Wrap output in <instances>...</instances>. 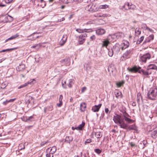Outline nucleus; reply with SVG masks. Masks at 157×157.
I'll list each match as a JSON object with an SVG mask.
<instances>
[{
  "mask_svg": "<svg viewBox=\"0 0 157 157\" xmlns=\"http://www.w3.org/2000/svg\"><path fill=\"white\" fill-rule=\"evenodd\" d=\"M50 148V152H51V153L53 154L56 151V148L55 146H53L52 148L50 147V148H48V149H49Z\"/></svg>",
  "mask_w": 157,
  "mask_h": 157,
  "instance_id": "obj_32",
  "label": "nucleus"
},
{
  "mask_svg": "<svg viewBox=\"0 0 157 157\" xmlns=\"http://www.w3.org/2000/svg\"><path fill=\"white\" fill-rule=\"evenodd\" d=\"M88 29H76V31L78 33H82L84 32H87V31L89 30Z\"/></svg>",
  "mask_w": 157,
  "mask_h": 157,
  "instance_id": "obj_21",
  "label": "nucleus"
},
{
  "mask_svg": "<svg viewBox=\"0 0 157 157\" xmlns=\"http://www.w3.org/2000/svg\"><path fill=\"white\" fill-rule=\"evenodd\" d=\"M151 70H155L157 71V66L154 64H150L147 67V70L150 71Z\"/></svg>",
  "mask_w": 157,
  "mask_h": 157,
  "instance_id": "obj_12",
  "label": "nucleus"
},
{
  "mask_svg": "<svg viewBox=\"0 0 157 157\" xmlns=\"http://www.w3.org/2000/svg\"><path fill=\"white\" fill-rule=\"evenodd\" d=\"M85 123L83 122H82L81 124L79 125L77 127V130H82V128L84 126Z\"/></svg>",
  "mask_w": 157,
  "mask_h": 157,
  "instance_id": "obj_30",
  "label": "nucleus"
},
{
  "mask_svg": "<svg viewBox=\"0 0 157 157\" xmlns=\"http://www.w3.org/2000/svg\"><path fill=\"white\" fill-rule=\"evenodd\" d=\"M84 67L86 68V70L87 71H89L91 69V67L89 64H85L84 65Z\"/></svg>",
  "mask_w": 157,
  "mask_h": 157,
  "instance_id": "obj_31",
  "label": "nucleus"
},
{
  "mask_svg": "<svg viewBox=\"0 0 157 157\" xmlns=\"http://www.w3.org/2000/svg\"><path fill=\"white\" fill-rule=\"evenodd\" d=\"M115 93L116 98H118L119 96H120L121 98H122L121 93L119 90H116L115 91Z\"/></svg>",
  "mask_w": 157,
  "mask_h": 157,
  "instance_id": "obj_24",
  "label": "nucleus"
},
{
  "mask_svg": "<svg viewBox=\"0 0 157 157\" xmlns=\"http://www.w3.org/2000/svg\"><path fill=\"white\" fill-rule=\"evenodd\" d=\"M151 58V55L149 53H147L142 56L140 59V61L142 63H146L147 60Z\"/></svg>",
  "mask_w": 157,
  "mask_h": 157,
  "instance_id": "obj_4",
  "label": "nucleus"
},
{
  "mask_svg": "<svg viewBox=\"0 0 157 157\" xmlns=\"http://www.w3.org/2000/svg\"><path fill=\"white\" fill-rule=\"evenodd\" d=\"M53 154L52 153H51V152L49 153H47L46 154V157H50L51 156V155Z\"/></svg>",
  "mask_w": 157,
  "mask_h": 157,
  "instance_id": "obj_54",
  "label": "nucleus"
},
{
  "mask_svg": "<svg viewBox=\"0 0 157 157\" xmlns=\"http://www.w3.org/2000/svg\"><path fill=\"white\" fill-rule=\"evenodd\" d=\"M135 35L136 36H138L141 33V31L140 30L139 28H136L135 31Z\"/></svg>",
  "mask_w": 157,
  "mask_h": 157,
  "instance_id": "obj_28",
  "label": "nucleus"
},
{
  "mask_svg": "<svg viewBox=\"0 0 157 157\" xmlns=\"http://www.w3.org/2000/svg\"><path fill=\"white\" fill-rule=\"evenodd\" d=\"M15 98L10 99L9 100H6V101L4 102L3 103L5 104H6L7 103L9 102H12L13 101L15 100Z\"/></svg>",
  "mask_w": 157,
  "mask_h": 157,
  "instance_id": "obj_45",
  "label": "nucleus"
},
{
  "mask_svg": "<svg viewBox=\"0 0 157 157\" xmlns=\"http://www.w3.org/2000/svg\"><path fill=\"white\" fill-rule=\"evenodd\" d=\"M129 46V43L127 41L123 43V46L121 47V49L123 50L127 48Z\"/></svg>",
  "mask_w": 157,
  "mask_h": 157,
  "instance_id": "obj_19",
  "label": "nucleus"
},
{
  "mask_svg": "<svg viewBox=\"0 0 157 157\" xmlns=\"http://www.w3.org/2000/svg\"><path fill=\"white\" fill-rule=\"evenodd\" d=\"M132 49H130L127 50L123 54V56L121 57V60L124 61L127 59L129 58L132 53Z\"/></svg>",
  "mask_w": 157,
  "mask_h": 157,
  "instance_id": "obj_3",
  "label": "nucleus"
},
{
  "mask_svg": "<svg viewBox=\"0 0 157 157\" xmlns=\"http://www.w3.org/2000/svg\"><path fill=\"white\" fill-rule=\"evenodd\" d=\"M16 49H17V48H12L7 49H5V50H2L0 51V52H5L11 51L12 50H14Z\"/></svg>",
  "mask_w": 157,
  "mask_h": 157,
  "instance_id": "obj_37",
  "label": "nucleus"
},
{
  "mask_svg": "<svg viewBox=\"0 0 157 157\" xmlns=\"http://www.w3.org/2000/svg\"><path fill=\"white\" fill-rule=\"evenodd\" d=\"M37 46L38 47V48L40 46L38 44H36L35 45H33V46H31V48H36V47H37Z\"/></svg>",
  "mask_w": 157,
  "mask_h": 157,
  "instance_id": "obj_63",
  "label": "nucleus"
},
{
  "mask_svg": "<svg viewBox=\"0 0 157 157\" xmlns=\"http://www.w3.org/2000/svg\"><path fill=\"white\" fill-rule=\"evenodd\" d=\"M35 82V80L34 79H31L29 81H28V82L27 83H25L24 84L22 85L21 86H19L18 87V89H21L22 88H23L24 87L27 86L28 84H33L34 83V82Z\"/></svg>",
  "mask_w": 157,
  "mask_h": 157,
  "instance_id": "obj_8",
  "label": "nucleus"
},
{
  "mask_svg": "<svg viewBox=\"0 0 157 157\" xmlns=\"http://www.w3.org/2000/svg\"><path fill=\"white\" fill-rule=\"evenodd\" d=\"M63 98V96L62 95H60L59 96V101H62Z\"/></svg>",
  "mask_w": 157,
  "mask_h": 157,
  "instance_id": "obj_62",
  "label": "nucleus"
},
{
  "mask_svg": "<svg viewBox=\"0 0 157 157\" xmlns=\"http://www.w3.org/2000/svg\"><path fill=\"white\" fill-rule=\"evenodd\" d=\"M86 108V105L85 102L82 103L80 105V109L82 112H84Z\"/></svg>",
  "mask_w": 157,
  "mask_h": 157,
  "instance_id": "obj_17",
  "label": "nucleus"
},
{
  "mask_svg": "<svg viewBox=\"0 0 157 157\" xmlns=\"http://www.w3.org/2000/svg\"><path fill=\"white\" fill-rule=\"evenodd\" d=\"M95 135L97 138H98L101 137L102 135L100 132H97L95 133Z\"/></svg>",
  "mask_w": 157,
  "mask_h": 157,
  "instance_id": "obj_33",
  "label": "nucleus"
},
{
  "mask_svg": "<svg viewBox=\"0 0 157 157\" xmlns=\"http://www.w3.org/2000/svg\"><path fill=\"white\" fill-rule=\"evenodd\" d=\"M13 0H5L6 3H9L11 2Z\"/></svg>",
  "mask_w": 157,
  "mask_h": 157,
  "instance_id": "obj_57",
  "label": "nucleus"
},
{
  "mask_svg": "<svg viewBox=\"0 0 157 157\" xmlns=\"http://www.w3.org/2000/svg\"><path fill=\"white\" fill-rule=\"evenodd\" d=\"M36 33H34L32 34H31L29 36H28L27 40H35L36 38H38V36H37L35 37H31L35 34Z\"/></svg>",
  "mask_w": 157,
  "mask_h": 157,
  "instance_id": "obj_18",
  "label": "nucleus"
},
{
  "mask_svg": "<svg viewBox=\"0 0 157 157\" xmlns=\"http://www.w3.org/2000/svg\"><path fill=\"white\" fill-rule=\"evenodd\" d=\"M53 109V106L52 105H50L47 107L44 108V113H49V112L52 110Z\"/></svg>",
  "mask_w": 157,
  "mask_h": 157,
  "instance_id": "obj_10",
  "label": "nucleus"
},
{
  "mask_svg": "<svg viewBox=\"0 0 157 157\" xmlns=\"http://www.w3.org/2000/svg\"><path fill=\"white\" fill-rule=\"evenodd\" d=\"M129 10H134L136 8V6L132 4H129Z\"/></svg>",
  "mask_w": 157,
  "mask_h": 157,
  "instance_id": "obj_42",
  "label": "nucleus"
},
{
  "mask_svg": "<svg viewBox=\"0 0 157 157\" xmlns=\"http://www.w3.org/2000/svg\"><path fill=\"white\" fill-rule=\"evenodd\" d=\"M144 39V36H142L139 39L138 41H137L136 43L137 44H140L143 40Z\"/></svg>",
  "mask_w": 157,
  "mask_h": 157,
  "instance_id": "obj_40",
  "label": "nucleus"
},
{
  "mask_svg": "<svg viewBox=\"0 0 157 157\" xmlns=\"http://www.w3.org/2000/svg\"><path fill=\"white\" fill-rule=\"evenodd\" d=\"M123 115H126V116L127 117H130V116L128 115V114L126 112V111H124L123 113Z\"/></svg>",
  "mask_w": 157,
  "mask_h": 157,
  "instance_id": "obj_60",
  "label": "nucleus"
},
{
  "mask_svg": "<svg viewBox=\"0 0 157 157\" xmlns=\"http://www.w3.org/2000/svg\"><path fill=\"white\" fill-rule=\"evenodd\" d=\"M22 121L25 122H27V117H23L21 118Z\"/></svg>",
  "mask_w": 157,
  "mask_h": 157,
  "instance_id": "obj_49",
  "label": "nucleus"
},
{
  "mask_svg": "<svg viewBox=\"0 0 157 157\" xmlns=\"http://www.w3.org/2000/svg\"><path fill=\"white\" fill-rule=\"evenodd\" d=\"M108 8V6L107 5H101L99 6V8L100 9H106Z\"/></svg>",
  "mask_w": 157,
  "mask_h": 157,
  "instance_id": "obj_39",
  "label": "nucleus"
},
{
  "mask_svg": "<svg viewBox=\"0 0 157 157\" xmlns=\"http://www.w3.org/2000/svg\"><path fill=\"white\" fill-rule=\"evenodd\" d=\"M121 47L120 45L118 44H116L112 48L114 52L117 53L120 51Z\"/></svg>",
  "mask_w": 157,
  "mask_h": 157,
  "instance_id": "obj_6",
  "label": "nucleus"
},
{
  "mask_svg": "<svg viewBox=\"0 0 157 157\" xmlns=\"http://www.w3.org/2000/svg\"><path fill=\"white\" fill-rule=\"evenodd\" d=\"M66 84V82L65 81H64L63 82H62V86L64 88H67V86L66 85H65Z\"/></svg>",
  "mask_w": 157,
  "mask_h": 157,
  "instance_id": "obj_51",
  "label": "nucleus"
},
{
  "mask_svg": "<svg viewBox=\"0 0 157 157\" xmlns=\"http://www.w3.org/2000/svg\"><path fill=\"white\" fill-rule=\"evenodd\" d=\"M154 38V35L153 34L151 35L146 39L145 42H149L151 41V40H153Z\"/></svg>",
  "mask_w": 157,
  "mask_h": 157,
  "instance_id": "obj_20",
  "label": "nucleus"
},
{
  "mask_svg": "<svg viewBox=\"0 0 157 157\" xmlns=\"http://www.w3.org/2000/svg\"><path fill=\"white\" fill-rule=\"evenodd\" d=\"M129 3L128 2H126L124 5L123 6V8L125 10H129Z\"/></svg>",
  "mask_w": 157,
  "mask_h": 157,
  "instance_id": "obj_27",
  "label": "nucleus"
},
{
  "mask_svg": "<svg viewBox=\"0 0 157 157\" xmlns=\"http://www.w3.org/2000/svg\"><path fill=\"white\" fill-rule=\"evenodd\" d=\"M124 81H122V82H117L116 85L117 87H120L123 85V84L124 83Z\"/></svg>",
  "mask_w": 157,
  "mask_h": 157,
  "instance_id": "obj_38",
  "label": "nucleus"
},
{
  "mask_svg": "<svg viewBox=\"0 0 157 157\" xmlns=\"http://www.w3.org/2000/svg\"><path fill=\"white\" fill-rule=\"evenodd\" d=\"M113 120L116 123H119L122 119L120 116L116 115L114 116Z\"/></svg>",
  "mask_w": 157,
  "mask_h": 157,
  "instance_id": "obj_7",
  "label": "nucleus"
},
{
  "mask_svg": "<svg viewBox=\"0 0 157 157\" xmlns=\"http://www.w3.org/2000/svg\"><path fill=\"white\" fill-rule=\"evenodd\" d=\"M86 87H83L81 90L82 92H83L85 90H86Z\"/></svg>",
  "mask_w": 157,
  "mask_h": 157,
  "instance_id": "obj_58",
  "label": "nucleus"
},
{
  "mask_svg": "<svg viewBox=\"0 0 157 157\" xmlns=\"http://www.w3.org/2000/svg\"><path fill=\"white\" fill-rule=\"evenodd\" d=\"M18 147L19 149L20 150H22L25 149V146L22 144H20Z\"/></svg>",
  "mask_w": 157,
  "mask_h": 157,
  "instance_id": "obj_41",
  "label": "nucleus"
},
{
  "mask_svg": "<svg viewBox=\"0 0 157 157\" xmlns=\"http://www.w3.org/2000/svg\"><path fill=\"white\" fill-rule=\"evenodd\" d=\"M123 116L125 121L128 122V123H131L132 122L134 121L132 120L127 117L125 115H124Z\"/></svg>",
  "mask_w": 157,
  "mask_h": 157,
  "instance_id": "obj_22",
  "label": "nucleus"
},
{
  "mask_svg": "<svg viewBox=\"0 0 157 157\" xmlns=\"http://www.w3.org/2000/svg\"><path fill=\"white\" fill-rule=\"evenodd\" d=\"M102 104H100L98 105H95L92 107V110L94 112H98L99 111L100 108Z\"/></svg>",
  "mask_w": 157,
  "mask_h": 157,
  "instance_id": "obj_11",
  "label": "nucleus"
},
{
  "mask_svg": "<svg viewBox=\"0 0 157 157\" xmlns=\"http://www.w3.org/2000/svg\"><path fill=\"white\" fill-rule=\"evenodd\" d=\"M72 81L71 80L69 81V83L68 84V86L69 87L71 88L72 87Z\"/></svg>",
  "mask_w": 157,
  "mask_h": 157,
  "instance_id": "obj_52",
  "label": "nucleus"
},
{
  "mask_svg": "<svg viewBox=\"0 0 157 157\" xmlns=\"http://www.w3.org/2000/svg\"><path fill=\"white\" fill-rule=\"evenodd\" d=\"M67 36L66 35H63L62 38L60 41V45L61 46L63 45L66 42L67 39Z\"/></svg>",
  "mask_w": 157,
  "mask_h": 157,
  "instance_id": "obj_16",
  "label": "nucleus"
},
{
  "mask_svg": "<svg viewBox=\"0 0 157 157\" xmlns=\"http://www.w3.org/2000/svg\"><path fill=\"white\" fill-rule=\"evenodd\" d=\"M32 1V2H33L34 4L35 5H39V4L38 3L36 2L37 1H36V0H31Z\"/></svg>",
  "mask_w": 157,
  "mask_h": 157,
  "instance_id": "obj_56",
  "label": "nucleus"
},
{
  "mask_svg": "<svg viewBox=\"0 0 157 157\" xmlns=\"http://www.w3.org/2000/svg\"><path fill=\"white\" fill-rule=\"evenodd\" d=\"M59 101V103L57 104V105L59 107H61L62 105V101Z\"/></svg>",
  "mask_w": 157,
  "mask_h": 157,
  "instance_id": "obj_59",
  "label": "nucleus"
},
{
  "mask_svg": "<svg viewBox=\"0 0 157 157\" xmlns=\"http://www.w3.org/2000/svg\"><path fill=\"white\" fill-rule=\"evenodd\" d=\"M146 30H148L150 32H151L152 33H154V31L152 29H150L147 26H146Z\"/></svg>",
  "mask_w": 157,
  "mask_h": 157,
  "instance_id": "obj_50",
  "label": "nucleus"
},
{
  "mask_svg": "<svg viewBox=\"0 0 157 157\" xmlns=\"http://www.w3.org/2000/svg\"><path fill=\"white\" fill-rule=\"evenodd\" d=\"M151 136L153 138H155L157 136V130L152 132L151 133Z\"/></svg>",
  "mask_w": 157,
  "mask_h": 157,
  "instance_id": "obj_26",
  "label": "nucleus"
},
{
  "mask_svg": "<svg viewBox=\"0 0 157 157\" xmlns=\"http://www.w3.org/2000/svg\"><path fill=\"white\" fill-rule=\"evenodd\" d=\"M3 17L5 19H6L5 21L6 22H7L8 21H10L9 20V18H11V17L10 16H7L4 17Z\"/></svg>",
  "mask_w": 157,
  "mask_h": 157,
  "instance_id": "obj_47",
  "label": "nucleus"
},
{
  "mask_svg": "<svg viewBox=\"0 0 157 157\" xmlns=\"http://www.w3.org/2000/svg\"><path fill=\"white\" fill-rule=\"evenodd\" d=\"M87 36V35L86 33L81 34L79 35L78 42L80 44H82L85 42Z\"/></svg>",
  "mask_w": 157,
  "mask_h": 157,
  "instance_id": "obj_5",
  "label": "nucleus"
},
{
  "mask_svg": "<svg viewBox=\"0 0 157 157\" xmlns=\"http://www.w3.org/2000/svg\"><path fill=\"white\" fill-rule=\"evenodd\" d=\"M34 120V118L32 116H31L27 118V122L32 121Z\"/></svg>",
  "mask_w": 157,
  "mask_h": 157,
  "instance_id": "obj_43",
  "label": "nucleus"
},
{
  "mask_svg": "<svg viewBox=\"0 0 157 157\" xmlns=\"http://www.w3.org/2000/svg\"><path fill=\"white\" fill-rule=\"evenodd\" d=\"M108 52V55L109 56L112 57L113 54V52H114L113 51L112 49L111 50H109Z\"/></svg>",
  "mask_w": 157,
  "mask_h": 157,
  "instance_id": "obj_46",
  "label": "nucleus"
},
{
  "mask_svg": "<svg viewBox=\"0 0 157 157\" xmlns=\"http://www.w3.org/2000/svg\"><path fill=\"white\" fill-rule=\"evenodd\" d=\"M73 140V138L72 136H67L65 138V141L67 143H70Z\"/></svg>",
  "mask_w": 157,
  "mask_h": 157,
  "instance_id": "obj_23",
  "label": "nucleus"
},
{
  "mask_svg": "<svg viewBox=\"0 0 157 157\" xmlns=\"http://www.w3.org/2000/svg\"><path fill=\"white\" fill-rule=\"evenodd\" d=\"M19 35L17 34H16L15 35H13L11 36V37H10L9 38H8V39L6 40L5 41V42H6L8 40H13V39H15V38H17L18 36Z\"/></svg>",
  "mask_w": 157,
  "mask_h": 157,
  "instance_id": "obj_29",
  "label": "nucleus"
},
{
  "mask_svg": "<svg viewBox=\"0 0 157 157\" xmlns=\"http://www.w3.org/2000/svg\"><path fill=\"white\" fill-rule=\"evenodd\" d=\"M142 97H141V94H138L137 96L136 101L137 102L138 104H140V100L141 99L142 100Z\"/></svg>",
  "mask_w": 157,
  "mask_h": 157,
  "instance_id": "obj_34",
  "label": "nucleus"
},
{
  "mask_svg": "<svg viewBox=\"0 0 157 157\" xmlns=\"http://www.w3.org/2000/svg\"><path fill=\"white\" fill-rule=\"evenodd\" d=\"M105 113H106L108 114L109 112V110L107 108H105Z\"/></svg>",
  "mask_w": 157,
  "mask_h": 157,
  "instance_id": "obj_61",
  "label": "nucleus"
},
{
  "mask_svg": "<svg viewBox=\"0 0 157 157\" xmlns=\"http://www.w3.org/2000/svg\"><path fill=\"white\" fill-rule=\"evenodd\" d=\"M94 7L95 6L89 4L86 7V10L90 11H95L94 8Z\"/></svg>",
  "mask_w": 157,
  "mask_h": 157,
  "instance_id": "obj_13",
  "label": "nucleus"
},
{
  "mask_svg": "<svg viewBox=\"0 0 157 157\" xmlns=\"http://www.w3.org/2000/svg\"><path fill=\"white\" fill-rule=\"evenodd\" d=\"M157 95V89L155 88H151L147 93L148 98L151 100H155Z\"/></svg>",
  "mask_w": 157,
  "mask_h": 157,
  "instance_id": "obj_2",
  "label": "nucleus"
},
{
  "mask_svg": "<svg viewBox=\"0 0 157 157\" xmlns=\"http://www.w3.org/2000/svg\"><path fill=\"white\" fill-rule=\"evenodd\" d=\"M122 35L123 34L121 32L117 33L115 34V35L117 39H119V38L121 37Z\"/></svg>",
  "mask_w": 157,
  "mask_h": 157,
  "instance_id": "obj_35",
  "label": "nucleus"
},
{
  "mask_svg": "<svg viewBox=\"0 0 157 157\" xmlns=\"http://www.w3.org/2000/svg\"><path fill=\"white\" fill-rule=\"evenodd\" d=\"M94 16L95 17H105L106 15L105 14H101V13H97L95 14L94 15Z\"/></svg>",
  "mask_w": 157,
  "mask_h": 157,
  "instance_id": "obj_36",
  "label": "nucleus"
},
{
  "mask_svg": "<svg viewBox=\"0 0 157 157\" xmlns=\"http://www.w3.org/2000/svg\"><path fill=\"white\" fill-rule=\"evenodd\" d=\"M129 71L132 72H138L139 73L143 74L144 75L148 76L151 73V71H144L143 69H141V68L140 67L134 66L132 68H130L129 70Z\"/></svg>",
  "mask_w": 157,
  "mask_h": 157,
  "instance_id": "obj_1",
  "label": "nucleus"
},
{
  "mask_svg": "<svg viewBox=\"0 0 157 157\" xmlns=\"http://www.w3.org/2000/svg\"><path fill=\"white\" fill-rule=\"evenodd\" d=\"M110 42L107 40H105L103 42L102 44V47H105L107 48V46L109 44Z\"/></svg>",
  "mask_w": 157,
  "mask_h": 157,
  "instance_id": "obj_25",
  "label": "nucleus"
},
{
  "mask_svg": "<svg viewBox=\"0 0 157 157\" xmlns=\"http://www.w3.org/2000/svg\"><path fill=\"white\" fill-rule=\"evenodd\" d=\"M105 32V30L102 29H99L96 30V33L97 35H102L104 34Z\"/></svg>",
  "mask_w": 157,
  "mask_h": 157,
  "instance_id": "obj_14",
  "label": "nucleus"
},
{
  "mask_svg": "<svg viewBox=\"0 0 157 157\" xmlns=\"http://www.w3.org/2000/svg\"><path fill=\"white\" fill-rule=\"evenodd\" d=\"M90 39L92 40H94L96 39L95 36L94 35H93L90 37Z\"/></svg>",
  "mask_w": 157,
  "mask_h": 157,
  "instance_id": "obj_53",
  "label": "nucleus"
},
{
  "mask_svg": "<svg viewBox=\"0 0 157 157\" xmlns=\"http://www.w3.org/2000/svg\"><path fill=\"white\" fill-rule=\"evenodd\" d=\"M63 62H65V64L66 65H68L69 64V59H65L63 60Z\"/></svg>",
  "mask_w": 157,
  "mask_h": 157,
  "instance_id": "obj_44",
  "label": "nucleus"
},
{
  "mask_svg": "<svg viewBox=\"0 0 157 157\" xmlns=\"http://www.w3.org/2000/svg\"><path fill=\"white\" fill-rule=\"evenodd\" d=\"M95 152L98 154H100L101 152V150L99 149H96L94 150Z\"/></svg>",
  "mask_w": 157,
  "mask_h": 157,
  "instance_id": "obj_48",
  "label": "nucleus"
},
{
  "mask_svg": "<svg viewBox=\"0 0 157 157\" xmlns=\"http://www.w3.org/2000/svg\"><path fill=\"white\" fill-rule=\"evenodd\" d=\"M25 68V66L23 64H20L17 67L16 69L17 71H23Z\"/></svg>",
  "mask_w": 157,
  "mask_h": 157,
  "instance_id": "obj_15",
  "label": "nucleus"
},
{
  "mask_svg": "<svg viewBox=\"0 0 157 157\" xmlns=\"http://www.w3.org/2000/svg\"><path fill=\"white\" fill-rule=\"evenodd\" d=\"M128 129L129 130H134V128L133 127H128Z\"/></svg>",
  "mask_w": 157,
  "mask_h": 157,
  "instance_id": "obj_64",
  "label": "nucleus"
},
{
  "mask_svg": "<svg viewBox=\"0 0 157 157\" xmlns=\"http://www.w3.org/2000/svg\"><path fill=\"white\" fill-rule=\"evenodd\" d=\"M118 124L121 128L125 129H128V125L125 123L123 119Z\"/></svg>",
  "mask_w": 157,
  "mask_h": 157,
  "instance_id": "obj_9",
  "label": "nucleus"
},
{
  "mask_svg": "<svg viewBox=\"0 0 157 157\" xmlns=\"http://www.w3.org/2000/svg\"><path fill=\"white\" fill-rule=\"evenodd\" d=\"M92 142L91 140L90 139H87L85 141L86 143H89Z\"/></svg>",
  "mask_w": 157,
  "mask_h": 157,
  "instance_id": "obj_55",
  "label": "nucleus"
}]
</instances>
